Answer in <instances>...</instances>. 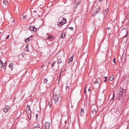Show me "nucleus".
I'll use <instances>...</instances> for the list:
<instances>
[{
	"instance_id": "obj_1",
	"label": "nucleus",
	"mask_w": 129,
	"mask_h": 129,
	"mask_svg": "<svg viewBox=\"0 0 129 129\" xmlns=\"http://www.w3.org/2000/svg\"><path fill=\"white\" fill-rule=\"evenodd\" d=\"M91 113L95 115L97 113L96 110L98 109V108L96 106L95 104H93L91 107Z\"/></svg>"
},
{
	"instance_id": "obj_2",
	"label": "nucleus",
	"mask_w": 129,
	"mask_h": 129,
	"mask_svg": "<svg viewBox=\"0 0 129 129\" xmlns=\"http://www.w3.org/2000/svg\"><path fill=\"white\" fill-rule=\"evenodd\" d=\"M126 92V90L123 89L120 87V88H119V95L120 97H122L123 96V95H125V94H124V93H125Z\"/></svg>"
},
{
	"instance_id": "obj_3",
	"label": "nucleus",
	"mask_w": 129,
	"mask_h": 129,
	"mask_svg": "<svg viewBox=\"0 0 129 129\" xmlns=\"http://www.w3.org/2000/svg\"><path fill=\"white\" fill-rule=\"evenodd\" d=\"M60 97V94H54L53 96V98L54 100L55 103L57 102L59 100Z\"/></svg>"
},
{
	"instance_id": "obj_4",
	"label": "nucleus",
	"mask_w": 129,
	"mask_h": 129,
	"mask_svg": "<svg viewBox=\"0 0 129 129\" xmlns=\"http://www.w3.org/2000/svg\"><path fill=\"white\" fill-rule=\"evenodd\" d=\"M100 7L96 8L94 11V12L93 13L92 16H94L96 15L97 13H98L100 12Z\"/></svg>"
},
{
	"instance_id": "obj_5",
	"label": "nucleus",
	"mask_w": 129,
	"mask_h": 129,
	"mask_svg": "<svg viewBox=\"0 0 129 129\" xmlns=\"http://www.w3.org/2000/svg\"><path fill=\"white\" fill-rule=\"evenodd\" d=\"M26 111L28 119H30L31 118V110Z\"/></svg>"
},
{
	"instance_id": "obj_6",
	"label": "nucleus",
	"mask_w": 129,
	"mask_h": 129,
	"mask_svg": "<svg viewBox=\"0 0 129 129\" xmlns=\"http://www.w3.org/2000/svg\"><path fill=\"white\" fill-rule=\"evenodd\" d=\"M10 106H6L5 108L3 109V111L5 113H7L9 110Z\"/></svg>"
},
{
	"instance_id": "obj_7",
	"label": "nucleus",
	"mask_w": 129,
	"mask_h": 129,
	"mask_svg": "<svg viewBox=\"0 0 129 129\" xmlns=\"http://www.w3.org/2000/svg\"><path fill=\"white\" fill-rule=\"evenodd\" d=\"M29 29L31 31H36L37 30V29L34 26H30Z\"/></svg>"
},
{
	"instance_id": "obj_8",
	"label": "nucleus",
	"mask_w": 129,
	"mask_h": 129,
	"mask_svg": "<svg viewBox=\"0 0 129 129\" xmlns=\"http://www.w3.org/2000/svg\"><path fill=\"white\" fill-rule=\"evenodd\" d=\"M74 56V55H73L68 60L69 62H71L73 61Z\"/></svg>"
},
{
	"instance_id": "obj_9",
	"label": "nucleus",
	"mask_w": 129,
	"mask_h": 129,
	"mask_svg": "<svg viewBox=\"0 0 129 129\" xmlns=\"http://www.w3.org/2000/svg\"><path fill=\"white\" fill-rule=\"evenodd\" d=\"M84 109L81 108V111L80 112V115L81 116L83 115L84 114Z\"/></svg>"
},
{
	"instance_id": "obj_10",
	"label": "nucleus",
	"mask_w": 129,
	"mask_h": 129,
	"mask_svg": "<svg viewBox=\"0 0 129 129\" xmlns=\"http://www.w3.org/2000/svg\"><path fill=\"white\" fill-rule=\"evenodd\" d=\"M30 110H31L30 106L29 105H27L26 106V111H27Z\"/></svg>"
},
{
	"instance_id": "obj_11",
	"label": "nucleus",
	"mask_w": 129,
	"mask_h": 129,
	"mask_svg": "<svg viewBox=\"0 0 129 129\" xmlns=\"http://www.w3.org/2000/svg\"><path fill=\"white\" fill-rule=\"evenodd\" d=\"M3 1V3L5 5H7L8 4V2L7 1Z\"/></svg>"
},
{
	"instance_id": "obj_12",
	"label": "nucleus",
	"mask_w": 129,
	"mask_h": 129,
	"mask_svg": "<svg viewBox=\"0 0 129 129\" xmlns=\"http://www.w3.org/2000/svg\"><path fill=\"white\" fill-rule=\"evenodd\" d=\"M65 36V33L64 32H63L62 33V35L61 36V38L62 39Z\"/></svg>"
},
{
	"instance_id": "obj_13",
	"label": "nucleus",
	"mask_w": 129,
	"mask_h": 129,
	"mask_svg": "<svg viewBox=\"0 0 129 129\" xmlns=\"http://www.w3.org/2000/svg\"><path fill=\"white\" fill-rule=\"evenodd\" d=\"M13 63H11L9 64V67L11 69H13Z\"/></svg>"
},
{
	"instance_id": "obj_14",
	"label": "nucleus",
	"mask_w": 129,
	"mask_h": 129,
	"mask_svg": "<svg viewBox=\"0 0 129 129\" xmlns=\"http://www.w3.org/2000/svg\"><path fill=\"white\" fill-rule=\"evenodd\" d=\"M113 78V75L111 76L109 78V80L110 81H112Z\"/></svg>"
},
{
	"instance_id": "obj_15",
	"label": "nucleus",
	"mask_w": 129,
	"mask_h": 129,
	"mask_svg": "<svg viewBox=\"0 0 129 129\" xmlns=\"http://www.w3.org/2000/svg\"><path fill=\"white\" fill-rule=\"evenodd\" d=\"M125 31H126V34H125V36L123 37V38H125V37H127V34L128 33V31L126 29V30Z\"/></svg>"
},
{
	"instance_id": "obj_16",
	"label": "nucleus",
	"mask_w": 129,
	"mask_h": 129,
	"mask_svg": "<svg viewBox=\"0 0 129 129\" xmlns=\"http://www.w3.org/2000/svg\"><path fill=\"white\" fill-rule=\"evenodd\" d=\"M80 2H81L80 1H78V2H77V3L76 4V5L75 7H77V6H78L80 4Z\"/></svg>"
},
{
	"instance_id": "obj_17",
	"label": "nucleus",
	"mask_w": 129,
	"mask_h": 129,
	"mask_svg": "<svg viewBox=\"0 0 129 129\" xmlns=\"http://www.w3.org/2000/svg\"><path fill=\"white\" fill-rule=\"evenodd\" d=\"M41 1H40V2H39V5L40 6L43 5L44 4L43 3H41Z\"/></svg>"
},
{
	"instance_id": "obj_18",
	"label": "nucleus",
	"mask_w": 129,
	"mask_h": 129,
	"mask_svg": "<svg viewBox=\"0 0 129 129\" xmlns=\"http://www.w3.org/2000/svg\"><path fill=\"white\" fill-rule=\"evenodd\" d=\"M50 123L49 122H46L45 124V125L48 126H50Z\"/></svg>"
},
{
	"instance_id": "obj_19",
	"label": "nucleus",
	"mask_w": 129,
	"mask_h": 129,
	"mask_svg": "<svg viewBox=\"0 0 129 129\" xmlns=\"http://www.w3.org/2000/svg\"><path fill=\"white\" fill-rule=\"evenodd\" d=\"M49 126L45 125V129H49Z\"/></svg>"
},
{
	"instance_id": "obj_20",
	"label": "nucleus",
	"mask_w": 129,
	"mask_h": 129,
	"mask_svg": "<svg viewBox=\"0 0 129 129\" xmlns=\"http://www.w3.org/2000/svg\"><path fill=\"white\" fill-rule=\"evenodd\" d=\"M60 24L61 25H63L64 24V23H66V22H63V21H62L60 22H59Z\"/></svg>"
},
{
	"instance_id": "obj_21",
	"label": "nucleus",
	"mask_w": 129,
	"mask_h": 129,
	"mask_svg": "<svg viewBox=\"0 0 129 129\" xmlns=\"http://www.w3.org/2000/svg\"><path fill=\"white\" fill-rule=\"evenodd\" d=\"M40 127V126H39V125H37L35 126L34 127V129H35V128H39Z\"/></svg>"
},
{
	"instance_id": "obj_22",
	"label": "nucleus",
	"mask_w": 129,
	"mask_h": 129,
	"mask_svg": "<svg viewBox=\"0 0 129 129\" xmlns=\"http://www.w3.org/2000/svg\"><path fill=\"white\" fill-rule=\"evenodd\" d=\"M105 11V12H106V14H107L108 13V12L109 11V9L108 8H107L106 9Z\"/></svg>"
},
{
	"instance_id": "obj_23",
	"label": "nucleus",
	"mask_w": 129,
	"mask_h": 129,
	"mask_svg": "<svg viewBox=\"0 0 129 129\" xmlns=\"http://www.w3.org/2000/svg\"><path fill=\"white\" fill-rule=\"evenodd\" d=\"M52 38H53V36L52 35L49 36L48 37V38L49 39H51Z\"/></svg>"
},
{
	"instance_id": "obj_24",
	"label": "nucleus",
	"mask_w": 129,
	"mask_h": 129,
	"mask_svg": "<svg viewBox=\"0 0 129 129\" xmlns=\"http://www.w3.org/2000/svg\"><path fill=\"white\" fill-rule=\"evenodd\" d=\"M69 29H70L71 30L73 31V28L71 27H69L68 28Z\"/></svg>"
},
{
	"instance_id": "obj_25",
	"label": "nucleus",
	"mask_w": 129,
	"mask_h": 129,
	"mask_svg": "<svg viewBox=\"0 0 129 129\" xmlns=\"http://www.w3.org/2000/svg\"><path fill=\"white\" fill-rule=\"evenodd\" d=\"M48 105L49 106L50 108H51L52 106V104L51 102L49 103L48 104Z\"/></svg>"
},
{
	"instance_id": "obj_26",
	"label": "nucleus",
	"mask_w": 129,
	"mask_h": 129,
	"mask_svg": "<svg viewBox=\"0 0 129 129\" xmlns=\"http://www.w3.org/2000/svg\"><path fill=\"white\" fill-rule=\"evenodd\" d=\"M0 63H1V66L2 67L3 66L2 65L3 64V63L2 62L1 60H0Z\"/></svg>"
},
{
	"instance_id": "obj_27",
	"label": "nucleus",
	"mask_w": 129,
	"mask_h": 129,
	"mask_svg": "<svg viewBox=\"0 0 129 129\" xmlns=\"http://www.w3.org/2000/svg\"><path fill=\"white\" fill-rule=\"evenodd\" d=\"M44 81L45 82H47V79L45 78L44 79Z\"/></svg>"
},
{
	"instance_id": "obj_28",
	"label": "nucleus",
	"mask_w": 129,
	"mask_h": 129,
	"mask_svg": "<svg viewBox=\"0 0 129 129\" xmlns=\"http://www.w3.org/2000/svg\"><path fill=\"white\" fill-rule=\"evenodd\" d=\"M96 83L97 84H98V83H99V81H97V80H96V81H95L94 82V84H95Z\"/></svg>"
},
{
	"instance_id": "obj_29",
	"label": "nucleus",
	"mask_w": 129,
	"mask_h": 129,
	"mask_svg": "<svg viewBox=\"0 0 129 129\" xmlns=\"http://www.w3.org/2000/svg\"><path fill=\"white\" fill-rule=\"evenodd\" d=\"M58 63H61L62 61H61V60L60 59H59L58 61Z\"/></svg>"
},
{
	"instance_id": "obj_30",
	"label": "nucleus",
	"mask_w": 129,
	"mask_h": 129,
	"mask_svg": "<svg viewBox=\"0 0 129 129\" xmlns=\"http://www.w3.org/2000/svg\"><path fill=\"white\" fill-rule=\"evenodd\" d=\"M25 50L27 51H29L28 48L27 47H26V48H25Z\"/></svg>"
},
{
	"instance_id": "obj_31",
	"label": "nucleus",
	"mask_w": 129,
	"mask_h": 129,
	"mask_svg": "<svg viewBox=\"0 0 129 129\" xmlns=\"http://www.w3.org/2000/svg\"><path fill=\"white\" fill-rule=\"evenodd\" d=\"M21 55L22 57H24L25 55V54L24 53H23L21 54Z\"/></svg>"
},
{
	"instance_id": "obj_32",
	"label": "nucleus",
	"mask_w": 129,
	"mask_h": 129,
	"mask_svg": "<svg viewBox=\"0 0 129 129\" xmlns=\"http://www.w3.org/2000/svg\"><path fill=\"white\" fill-rule=\"evenodd\" d=\"M33 36V35H31V36L30 37H29V40H31L32 38V36Z\"/></svg>"
},
{
	"instance_id": "obj_33",
	"label": "nucleus",
	"mask_w": 129,
	"mask_h": 129,
	"mask_svg": "<svg viewBox=\"0 0 129 129\" xmlns=\"http://www.w3.org/2000/svg\"><path fill=\"white\" fill-rule=\"evenodd\" d=\"M114 93H113V97L111 99V100H113L114 98Z\"/></svg>"
},
{
	"instance_id": "obj_34",
	"label": "nucleus",
	"mask_w": 129,
	"mask_h": 129,
	"mask_svg": "<svg viewBox=\"0 0 129 129\" xmlns=\"http://www.w3.org/2000/svg\"><path fill=\"white\" fill-rule=\"evenodd\" d=\"M25 41L26 43H27L28 42V40L26 39L25 40Z\"/></svg>"
},
{
	"instance_id": "obj_35",
	"label": "nucleus",
	"mask_w": 129,
	"mask_h": 129,
	"mask_svg": "<svg viewBox=\"0 0 129 129\" xmlns=\"http://www.w3.org/2000/svg\"><path fill=\"white\" fill-rule=\"evenodd\" d=\"M57 25L59 27L60 26V25H61L60 24L59 22L58 23Z\"/></svg>"
},
{
	"instance_id": "obj_36",
	"label": "nucleus",
	"mask_w": 129,
	"mask_h": 129,
	"mask_svg": "<svg viewBox=\"0 0 129 129\" xmlns=\"http://www.w3.org/2000/svg\"><path fill=\"white\" fill-rule=\"evenodd\" d=\"M113 61L114 62V63H116V62L115 61V58H114L113 59Z\"/></svg>"
},
{
	"instance_id": "obj_37",
	"label": "nucleus",
	"mask_w": 129,
	"mask_h": 129,
	"mask_svg": "<svg viewBox=\"0 0 129 129\" xmlns=\"http://www.w3.org/2000/svg\"><path fill=\"white\" fill-rule=\"evenodd\" d=\"M66 18H63V21H65V22H66Z\"/></svg>"
},
{
	"instance_id": "obj_38",
	"label": "nucleus",
	"mask_w": 129,
	"mask_h": 129,
	"mask_svg": "<svg viewBox=\"0 0 129 129\" xmlns=\"http://www.w3.org/2000/svg\"><path fill=\"white\" fill-rule=\"evenodd\" d=\"M9 35H8L6 37V39H8L9 37Z\"/></svg>"
},
{
	"instance_id": "obj_39",
	"label": "nucleus",
	"mask_w": 129,
	"mask_h": 129,
	"mask_svg": "<svg viewBox=\"0 0 129 129\" xmlns=\"http://www.w3.org/2000/svg\"><path fill=\"white\" fill-rule=\"evenodd\" d=\"M22 18L23 19H24L25 18V16H23V15L22 16Z\"/></svg>"
},
{
	"instance_id": "obj_40",
	"label": "nucleus",
	"mask_w": 129,
	"mask_h": 129,
	"mask_svg": "<svg viewBox=\"0 0 129 129\" xmlns=\"http://www.w3.org/2000/svg\"><path fill=\"white\" fill-rule=\"evenodd\" d=\"M36 117L37 118L38 117V114H36Z\"/></svg>"
},
{
	"instance_id": "obj_41",
	"label": "nucleus",
	"mask_w": 129,
	"mask_h": 129,
	"mask_svg": "<svg viewBox=\"0 0 129 129\" xmlns=\"http://www.w3.org/2000/svg\"><path fill=\"white\" fill-rule=\"evenodd\" d=\"M104 78H105V79H107V78H108L107 77H104Z\"/></svg>"
},
{
	"instance_id": "obj_42",
	"label": "nucleus",
	"mask_w": 129,
	"mask_h": 129,
	"mask_svg": "<svg viewBox=\"0 0 129 129\" xmlns=\"http://www.w3.org/2000/svg\"><path fill=\"white\" fill-rule=\"evenodd\" d=\"M104 81L105 82H106L107 81V79H105Z\"/></svg>"
},
{
	"instance_id": "obj_43",
	"label": "nucleus",
	"mask_w": 129,
	"mask_h": 129,
	"mask_svg": "<svg viewBox=\"0 0 129 129\" xmlns=\"http://www.w3.org/2000/svg\"><path fill=\"white\" fill-rule=\"evenodd\" d=\"M5 66H4L3 67V68L4 69H5Z\"/></svg>"
},
{
	"instance_id": "obj_44",
	"label": "nucleus",
	"mask_w": 129,
	"mask_h": 129,
	"mask_svg": "<svg viewBox=\"0 0 129 129\" xmlns=\"http://www.w3.org/2000/svg\"><path fill=\"white\" fill-rule=\"evenodd\" d=\"M107 29L109 30L110 29V28L109 27H107Z\"/></svg>"
},
{
	"instance_id": "obj_45",
	"label": "nucleus",
	"mask_w": 129,
	"mask_h": 129,
	"mask_svg": "<svg viewBox=\"0 0 129 129\" xmlns=\"http://www.w3.org/2000/svg\"><path fill=\"white\" fill-rule=\"evenodd\" d=\"M27 40H28V41H29V40H29V38H27Z\"/></svg>"
},
{
	"instance_id": "obj_46",
	"label": "nucleus",
	"mask_w": 129,
	"mask_h": 129,
	"mask_svg": "<svg viewBox=\"0 0 129 129\" xmlns=\"http://www.w3.org/2000/svg\"><path fill=\"white\" fill-rule=\"evenodd\" d=\"M84 93L85 94L86 93V91L85 90H84Z\"/></svg>"
},
{
	"instance_id": "obj_47",
	"label": "nucleus",
	"mask_w": 129,
	"mask_h": 129,
	"mask_svg": "<svg viewBox=\"0 0 129 129\" xmlns=\"http://www.w3.org/2000/svg\"><path fill=\"white\" fill-rule=\"evenodd\" d=\"M34 13H37V11H34Z\"/></svg>"
},
{
	"instance_id": "obj_48",
	"label": "nucleus",
	"mask_w": 129,
	"mask_h": 129,
	"mask_svg": "<svg viewBox=\"0 0 129 129\" xmlns=\"http://www.w3.org/2000/svg\"><path fill=\"white\" fill-rule=\"evenodd\" d=\"M54 64V63H53V64H52V66L53 67Z\"/></svg>"
},
{
	"instance_id": "obj_49",
	"label": "nucleus",
	"mask_w": 129,
	"mask_h": 129,
	"mask_svg": "<svg viewBox=\"0 0 129 129\" xmlns=\"http://www.w3.org/2000/svg\"><path fill=\"white\" fill-rule=\"evenodd\" d=\"M67 121H65L64 123H67Z\"/></svg>"
},
{
	"instance_id": "obj_50",
	"label": "nucleus",
	"mask_w": 129,
	"mask_h": 129,
	"mask_svg": "<svg viewBox=\"0 0 129 129\" xmlns=\"http://www.w3.org/2000/svg\"><path fill=\"white\" fill-rule=\"evenodd\" d=\"M90 88H89L88 89V91H90Z\"/></svg>"
},
{
	"instance_id": "obj_51",
	"label": "nucleus",
	"mask_w": 129,
	"mask_h": 129,
	"mask_svg": "<svg viewBox=\"0 0 129 129\" xmlns=\"http://www.w3.org/2000/svg\"><path fill=\"white\" fill-rule=\"evenodd\" d=\"M60 75H61V73H60V75H59V78H60Z\"/></svg>"
},
{
	"instance_id": "obj_52",
	"label": "nucleus",
	"mask_w": 129,
	"mask_h": 129,
	"mask_svg": "<svg viewBox=\"0 0 129 129\" xmlns=\"http://www.w3.org/2000/svg\"><path fill=\"white\" fill-rule=\"evenodd\" d=\"M100 1V0H99V2H101V1Z\"/></svg>"
},
{
	"instance_id": "obj_53",
	"label": "nucleus",
	"mask_w": 129,
	"mask_h": 129,
	"mask_svg": "<svg viewBox=\"0 0 129 129\" xmlns=\"http://www.w3.org/2000/svg\"><path fill=\"white\" fill-rule=\"evenodd\" d=\"M6 63V62H5L4 63V64H5Z\"/></svg>"
},
{
	"instance_id": "obj_54",
	"label": "nucleus",
	"mask_w": 129,
	"mask_h": 129,
	"mask_svg": "<svg viewBox=\"0 0 129 129\" xmlns=\"http://www.w3.org/2000/svg\"><path fill=\"white\" fill-rule=\"evenodd\" d=\"M125 29V28H124L123 29H122V30H123V29Z\"/></svg>"
},
{
	"instance_id": "obj_55",
	"label": "nucleus",
	"mask_w": 129,
	"mask_h": 129,
	"mask_svg": "<svg viewBox=\"0 0 129 129\" xmlns=\"http://www.w3.org/2000/svg\"><path fill=\"white\" fill-rule=\"evenodd\" d=\"M1 33V32H0V34Z\"/></svg>"
}]
</instances>
